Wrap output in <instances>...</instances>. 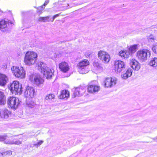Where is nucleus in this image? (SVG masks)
<instances>
[{
	"instance_id": "f257e3e1",
	"label": "nucleus",
	"mask_w": 157,
	"mask_h": 157,
	"mask_svg": "<svg viewBox=\"0 0 157 157\" xmlns=\"http://www.w3.org/2000/svg\"><path fill=\"white\" fill-rule=\"evenodd\" d=\"M36 66L38 70L41 72L47 79H50L54 75V71L47 67V65L43 62L38 61Z\"/></svg>"
},
{
	"instance_id": "f03ea898",
	"label": "nucleus",
	"mask_w": 157,
	"mask_h": 157,
	"mask_svg": "<svg viewBox=\"0 0 157 157\" xmlns=\"http://www.w3.org/2000/svg\"><path fill=\"white\" fill-rule=\"evenodd\" d=\"M37 56L36 53L33 52L28 51L25 54L24 61L28 65L34 64L36 60Z\"/></svg>"
},
{
	"instance_id": "7ed1b4c3",
	"label": "nucleus",
	"mask_w": 157,
	"mask_h": 157,
	"mask_svg": "<svg viewBox=\"0 0 157 157\" xmlns=\"http://www.w3.org/2000/svg\"><path fill=\"white\" fill-rule=\"evenodd\" d=\"M11 92L13 94H21L22 92L21 85L20 84L19 82L17 81H14L11 84L9 87Z\"/></svg>"
},
{
	"instance_id": "20e7f679",
	"label": "nucleus",
	"mask_w": 157,
	"mask_h": 157,
	"mask_svg": "<svg viewBox=\"0 0 157 157\" xmlns=\"http://www.w3.org/2000/svg\"><path fill=\"white\" fill-rule=\"evenodd\" d=\"M12 73L16 77L22 78L25 76V73L23 67L13 66L11 68Z\"/></svg>"
},
{
	"instance_id": "39448f33",
	"label": "nucleus",
	"mask_w": 157,
	"mask_h": 157,
	"mask_svg": "<svg viewBox=\"0 0 157 157\" xmlns=\"http://www.w3.org/2000/svg\"><path fill=\"white\" fill-rule=\"evenodd\" d=\"M89 64V62L87 59H84L80 61L77 64L78 71L82 74L87 73L88 71L87 67Z\"/></svg>"
},
{
	"instance_id": "423d86ee",
	"label": "nucleus",
	"mask_w": 157,
	"mask_h": 157,
	"mask_svg": "<svg viewBox=\"0 0 157 157\" xmlns=\"http://www.w3.org/2000/svg\"><path fill=\"white\" fill-rule=\"evenodd\" d=\"M139 60L142 62H144L147 59L148 57L150 56V52L147 49H143L138 51L136 54Z\"/></svg>"
},
{
	"instance_id": "0eeeda50",
	"label": "nucleus",
	"mask_w": 157,
	"mask_h": 157,
	"mask_svg": "<svg viewBox=\"0 0 157 157\" xmlns=\"http://www.w3.org/2000/svg\"><path fill=\"white\" fill-rule=\"evenodd\" d=\"M29 79L31 82L38 86H41L44 82L43 79L38 75H30L29 77Z\"/></svg>"
},
{
	"instance_id": "6e6552de",
	"label": "nucleus",
	"mask_w": 157,
	"mask_h": 157,
	"mask_svg": "<svg viewBox=\"0 0 157 157\" xmlns=\"http://www.w3.org/2000/svg\"><path fill=\"white\" fill-rule=\"evenodd\" d=\"M19 104V99L16 97H10L7 101L8 107L12 109H16Z\"/></svg>"
},
{
	"instance_id": "1a4fd4ad",
	"label": "nucleus",
	"mask_w": 157,
	"mask_h": 157,
	"mask_svg": "<svg viewBox=\"0 0 157 157\" xmlns=\"http://www.w3.org/2000/svg\"><path fill=\"white\" fill-rule=\"evenodd\" d=\"M125 67L124 63L121 60H117L114 62L115 70L117 73H119L124 70Z\"/></svg>"
},
{
	"instance_id": "9d476101",
	"label": "nucleus",
	"mask_w": 157,
	"mask_h": 157,
	"mask_svg": "<svg viewBox=\"0 0 157 157\" xmlns=\"http://www.w3.org/2000/svg\"><path fill=\"white\" fill-rule=\"evenodd\" d=\"M117 83L116 78L108 77L106 78L103 82V84L105 87H112L115 86Z\"/></svg>"
},
{
	"instance_id": "9b49d317",
	"label": "nucleus",
	"mask_w": 157,
	"mask_h": 157,
	"mask_svg": "<svg viewBox=\"0 0 157 157\" xmlns=\"http://www.w3.org/2000/svg\"><path fill=\"white\" fill-rule=\"evenodd\" d=\"M98 55L100 59L104 63H107L110 60V56L107 52L101 50L99 51L98 52Z\"/></svg>"
},
{
	"instance_id": "f8f14e48",
	"label": "nucleus",
	"mask_w": 157,
	"mask_h": 157,
	"mask_svg": "<svg viewBox=\"0 0 157 157\" xmlns=\"http://www.w3.org/2000/svg\"><path fill=\"white\" fill-rule=\"evenodd\" d=\"M9 24H11L12 23L7 19L2 20L0 21V28L1 31L2 32H5L7 30Z\"/></svg>"
},
{
	"instance_id": "ddd939ff",
	"label": "nucleus",
	"mask_w": 157,
	"mask_h": 157,
	"mask_svg": "<svg viewBox=\"0 0 157 157\" xmlns=\"http://www.w3.org/2000/svg\"><path fill=\"white\" fill-rule=\"evenodd\" d=\"M96 82V81H92L89 85L88 87L87 90L89 92L94 93L98 92L100 90V87L94 84V83Z\"/></svg>"
},
{
	"instance_id": "4468645a",
	"label": "nucleus",
	"mask_w": 157,
	"mask_h": 157,
	"mask_svg": "<svg viewBox=\"0 0 157 157\" xmlns=\"http://www.w3.org/2000/svg\"><path fill=\"white\" fill-rule=\"evenodd\" d=\"M35 94L34 89L33 87L28 86L26 88L25 94L27 97L32 98L34 97Z\"/></svg>"
},
{
	"instance_id": "2eb2a0df",
	"label": "nucleus",
	"mask_w": 157,
	"mask_h": 157,
	"mask_svg": "<svg viewBox=\"0 0 157 157\" xmlns=\"http://www.w3.org/2000/svg\"><path fill=\"white\" fill-rule=\"evenodd\" d=\"M132 69L136 71L139 70L140 67V64L136 60L132 59L130 63Z\"/></svg>"
},
{
	"instance_id": "dca6fc26",
	"label": "nucleus",
	"mask_w": 157,
	"mask_h": 157,
	"mask_svg": "<svg viewBox=\"0 0 157 157\" xmlns=\"http://www.w3.org/2000/svg\"><path fill=\"white\" fill-rule=\"evenodd\" d=\"M59 68L64 73L67 72L70 69L68 63L65 62H63L59 63Z\"/></svg>"
},
{
	"instance_id": "f3484780",
	"label": "nucleus",
	"mask_w": 157,
	"mask_h": 157,
	"mask_svg": "<svg viewBox=\"0 0 157 157\" xmlns=\"http://www.w3.org/2000/svg\"><path fill=\"white\" fill-rule=\"evenodd\" d=\"M11 112L6 109H2L0 111V116L2 118L7 119L10 115Z\"/></svg>"
},
{
	"instance_id": "a211bd4d",
	"label": "nucleus",
	"mask_w": 157,
	"mask_h": 157,
	"mask_svg": "<svg viewBox=\"0 0 157 157\" xmlns=\"http://www.w3.org/2000/svg\"><path fill=\"white\" fill-rule=\"evenodd\" d=\"M8 78L5 74L0 73V85L2 86H5L6 84Z\"/></svg>"
},
{
	"instance_id": "6ab92c4d",
	"label": "nucleus",
	"mask_w": 157,
	"mask_h": 157,
	"mask_svg": "<svg viewBox=\"0 0 157 157\" xmlns=\"http://www.w3.org/2000/svg\"><path fill=\"white\" fill-rule=\"evenodd\" d=\"M70 96L69 91L66 90H63L59 95V98L60 99H67Z\"/></svg>"
},
{
	"instance_id": "aec40b11",
	"label": "nucleus",
	"mask_w": 157,
	"mask_h": 157,
	"mask_svg": "<svg viewBox=\"0 0 157 157\" xmlns=\"http://www.w3.org/2000/svg\"><path fill=\"white\" fill-rule=\"evenodd\" d=\"M82 93H83V90L82 89L79 88H76L75 90L72 97L75 98L82 95Z\"/></svg>"
},
{
	"instance_id": "412c9836",
	"label": "nucleus",
	"mask_w": 157,
	"mask_h": 157,
	"mask_svg": "<svg viewBox=\"0 0 157 157\" xmlns=\"http://www.w3.org/2000/svg\"><path fill=\"white\" fill-rule=\"evenodd\" d=\"M93 65L95 69L97 70L101 71L103 69L102 65L96 60L93 62Z\"/></svg>"
},
{
	"instance_id": "4be33fe9",
	"label": "nucleus",
	"mask_w": 157,
	"mask_h": 157,
	"mask_svg": "<svg viewBox=\"0 0 157 157\" xmlns=\"http://www.w3.org/2000/svg\"><path fill=\"white\" fill-rule=\"evenodd\" d=\"M132 70L129 68L128 69L125 73L123 74L122 75H121L122 78L123 79H126L130 77L132 74Z\"/></svg>"
},
{
	"instance_id": "5701e85b",
	"label": "nucleus",
	"mask_w": 157,
	"mask_h": 157,
	"mask_svg": "<svg viewBox=\"0 0 157 157\" xmlns=\"http://www.w3.org/2000/svg\"><path fill=\"white\" fill-rule=\"evenodd\" d=\"M6 103V97L4 92L0 91V105H4Z\"/></svg>"
},
{
	"instance_id": "b1692460",
	"label": "nucleus",
	"mask_w": 157,
	"mask_h": 157,
	"mask_svg": "<svg viewBox=\"0 0 157 157\" xmlns=\"http://www.w3.org/2000/svg\"><path fill=\"white\" fill-rule=\"evenodd\" d=\"M55 95L53 94H50L47 95L45 98V100L49 102L54 101L55 100Z\"/></svg>"
},
{
	"instance_id": "393cba45",
	"label": "nucleus",
	"mask_w": 157,
	"mask_h": 157,
	"mask_svg": "<svg viewBox=\"0 0 157 157\" xmlns=\"http://www.w3.org/2000/svg\"><path fill=\"white\" fill-rule=\"evenodd\" d=\"M149 64L150 66L157 68V58H154L152 59L150 61Z\"/></svg>"
},
{
	"instance_id": "a878e982",
	"label": "nucleus",
	"mask_w": 157,
	"mask_h": 157,
	"mask_svg": "<svg viewBox=\"0 0 157 157\" xmlns=\"http://www.w3.org/2000/svg\"><path fill=\"white\" fill-rule=\"evenodd\" d=\"M130 55V53L127 51H121L119 52L120 56L124 57V58H128Z\"/></svg>"
},
{
	"instance_id": "bb28decb",
	"label": "nucleus",
	"mask_w": 157,
	"mask_h": 157,
	"mask_svg": "<svg viewBox=\"0 0 157 157\" xmlns=\"http://www.w3.org/2000/svg\"><path fill=\"white\" fill-rule=\"evenodd\" d=\"M137 47V45L135 44L133 45H132L129 48V51H127L128 52H129L130 53V54L131 53H132L135 52L136 50Z\"/></svg>"
},
{
	"instance_id": "cd10ccee",
	"label": "nucleus",
	"mask_w": 157,
	"mask_h": 157,
	"mask_svg": "<svg viewBox=\"0 0 157 157\" xmlns=\"http://www.w3.org/2000/svg\"><path fill=\"white\" fill-rule=\"evenodd\" d=\"M50 16H47L46 17H40L38 19L39 21L40 22H47L50 21L49 18Z\"/></svg>"
},
{
	"instance_id": "c85d7f7f",
	"label": "nucleus",
	"mask_w": 157,
	"mask_h": 157,
	"mask_svg": "<svg viewBox=\"0 0 157 157\" xmlns=\"http://www.w3.org/2000/svg\"><path fill=\"white\" fill-rule=\"evenodd\" d=\"M12 151L11 150L7 151L2 152H0V156H5L6 155H12Z\"/></svg>"
},
{
	"instance_id": "c756f323",
	"label": "nucleus",
	"mask_w": 157,
	"mask_h": 157,
	"mask_svg": "<svg viewBox=\"0 0 157 157\" xmlns=\"http://www.w3.org/2000/svg\"><path fill=\"white\" fill-rule=\"evenodd\" d=\"M148 41L150 43H153L155 42V38L152 35H151L147 38Z\"/></svg>"
},
{
	"instance_id": "7c9ffc66",
	"label": "nucleus",
	"mask_w": 157,
	"mask_h": 157,
	"mask_svg": "<svg viewBox=\"0 0 157 157\" xmlns=\"http://www.w3.org/2000/svg\"><path fill=\"white\" fill-rule=\"evenodd\" d=\"M49 2V0H46L44 4H43V5L39 7L38 9L40 10L41 11L44 8H43V6H45Z\"/></svg>"
},
{
	"instance_id": "2f4dec72",
	"label": "nucleus",
	"mask_w": 157,
	"mask_h": 157,
	"mask_svg": "<svg viewBox=\"0 0 157 157\" xmlns=\"http://www.w3.org/2000/svg\"><path fill=\"white\" fill-rule=\"evenodd\" d=\"M13 140V144L19 145L22 143V141L19 140Z\"/></svg>"
},
{
	"instance_id": "473e14b6",
	"label": "nucleus",
	"mask_w": 157,
	"mask_h": 157,
	"mask_svg": "<svg viewBox=\"0 0 157 157\" xmlns=\"http://www.w3.org/2000/svg\"><path fill=\"white\" fill-rule=\"evenodd\" d=\"M43 142L44 141L43 140H40L37 143L34 144L33 145L34 146H36V147H37L43 143Z\"/></svg>"
},
{
	"instance_id": "72a5a7b5",
	"label": "nucleus",
	"mask_w": 157,
	"mask_h": 157,
	"mask_svg": "<svg viewBox=\"0 0 157 157\" xmlns=\"http://www.w3.org/2000/svg\"><path fill=\"white\" fill-rule=\"evenodd\" d=\"M13 140H8L6 139L5 141V143L7 144H13Z\"/></svg>"
},
{
	"instance_id": "f704fd0d",
	"label": "nucleus",
	"mask_w": 157,
	"mask_h": 157,
	"mask_svg": "<svg viewBox=\"0 0 157 157\" xmlns=\"http://www.w3.org/2000/svg\"><path fill=\"white\" fill-rule=\"evenodd\" d=\"M152 49L154 53L157 54V43L153 46Z\"/></svg>"
},
{
	"instance_id": "c9c22d12",
	"label": "nucleus",
	"mask_w": 157,
	"mask_h": 157,
	"mask_svg": "<svg viewBox=\"0 0 157 157\" xmlns=\"http://www.w3.org/2000/svg\"><path fill=\"white\" fill-rule=\"evenodd\" d=\"M7 136H0V141H2L5 140L7 138Z\"/></svg>"
},
{
	"instance_id": "e433bc0d",
	"label": "nucleus",
	"mask_w": 157,
	"mask_h": 157,
	"mask_svg": "<svg viewBox=\"0 0 157 157\" xmlns=\"http://www.w3.org/2000/svg\"><path fill=\"white\" fill-rule=\"evenodd\" d=\"M59 15V14H56L55 15H54L53 17L52 18L50 19V21H53L57 17H58Z\"/></svg>"
},
{
	"instance_id": "4c0bfd02",
	"label": "nucleus",
	"mask_w": 157,
	"mask_h": 157,
	"mask_svg": "<svg viewBox=\"0 0 157 157\" xmlns=\"http://www.w3.org/2000/svg\"><path fill=\"white\" fill-rule=\"evenodd\" d=\"M153 139L155 140H156V139L157 140V136L156 137H155V138H154Z\"/></svg>"
}]
</instances>
